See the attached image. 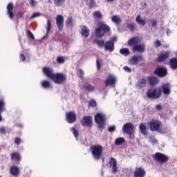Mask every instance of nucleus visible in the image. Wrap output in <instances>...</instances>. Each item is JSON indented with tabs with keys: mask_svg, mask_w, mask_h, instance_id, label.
I'll return each mask as SVG.
<instances>
[{
	"mask_svg": "<svg viewBox=\"0 0 177 177\" xmlns=\"http://www.w3.org/2000/svg\"><path fill=\"white\" fill-rule=\"evenodd\" d=\"M110 31V27L106 25L104 22H100L98 24V28L95 30V37L97 38H102L106 32Z\"/></svg>",
	"mask_w": 177,
	"mask_h": 177,
	"instance_id": "obj_1",
	"label": "nucleus"
},
{
	"mask_svg": "<svg viewBox=\"0 0 177 177\" xmlns=\"http://www.w3.org/2000/svg\"><path fill=\"white\" fill-rule=\"evenodd\" d=\"M91 153L95 160H100L102 157L103 147L102 145H94L91 147Z\"/></svg>",
	"mask_w": 177,
	"mask_h": 177,
	"instance_id": "obj_2",
	"label": "nucleus"
},
{
	"mask_svg": "<svg viewBox=\"0 0 177 177\" xmlns=\"http://www.w3.org/2000/svg\"><path fill=\"white\" fill-rule=\"evenodd\" d=\"M162 92L161 88H151L147 91V96L149 99H158Z\"/></svg>",
	"mask_w": 177,
	"mask_h": 177,
	"instance_id": "obj_3",
	"label": "nucleus"
},
{
	"mask_svg": "<svg viewBox=\"0 0 177 177\" xmlns=\"http://www.w3.org/2000/svg\"><path fill=\"white\" fill-rule=\"evenodd\" d=\"M51 80L55 82V84H63L66 80H67V76L62 73H54Z\"/></svg>",
	"mask_w": 177,
	"mask_h": 177,
	"instance_id": "obj_4",
	"label": "nucleus"
},
{
	"mask_svg": "<svg viewBox=\"0 0 177 177\" xmlns=\"http://www.w3.org/2000/svg\"><path fill=\"white\" fill-rule=\"evenodd\" d=\"M95 121L99 125V128H104V125H106V115L102 113H97L95 116Z\"/></svg>",
	"mask_w": 177,
	"mask_h": 177,
	"instance_id": "obj_5",
	"label": "nucleus"
},
{
	"mask_svg": "<svg viewBox=\"0 0 177 177\" xmlns=\"http://www.w3.org/2000/svg\"><path fill=\"white\" fill-rule=\"evenodd\" d=\"M153 157L156 161H158V162H162V164H163L164 162H167V161H168L169 160L167 155L161 153H156L153 156Z\"/></svg>",
	"mask_w": 177,
	"mask_h": 177,
	"instance_id": "obj_6",
	"label": "nucleus"
},
{
	"mask_svg": "<svg viewBox=\"0 0 177 177\" xmlns=\"http://www.w3.org/2000/svg\"><path fill=\"white\" fill-rule=\"evenodd\" d=\"M123 132L125 133H129V132H132V131H135V126L132 123H126L122 127Z\"/></svg>",
	"mask_w": 177,
	"mask_h": 177,
	"instance_id": "obj_7",
	"label": "nucleus"
},
{
	"mask_svg": "<svg viewBox=\"0 0 177 177\" xmlns=\"http://www.w3.org/2000/svg\"><path fill=\"white\" fill-rule=\"evenodd\" d=\"M161 126V122L158 120H152L149 122V127L151 131H158L160 127Z\"/></svg>",
	"mask_w": 177,
	"mask_h": 177,
	"instance_id": "obj_8",
	"label": "nucleus"
},
{
	"mask_svg": "<svg viewBox=\"0 0 177 177\" xmlns=\"http://www.w3.org/2000/svg\"><path fill=\"white\" fill-rule=\"evenodd\" d=\"M109 165H110V168L113 172V174H115L118 171V166H117V160L114 158H111L109 160Z\"/></svg>",
	"mask_w": 177,
	"mask_h": 177,
	"instance_id": "obj_9",
	"label": "nucleus"
},
{
	"mask_svg": "<svg viewBox=\"0 0 177 177\" xmlns=\"http://www.w3.org/2000/svg\"><path fill=\"white\" fill-rule=\"evenodd\" d=\"M66 118L67 122L69 124H73V122H75V121L77 120V115L74 112H69L66 113Z\"/></svg>",
	"mask_w": 177,
	"mask_h": 177,
	"instance_id": "obj_10",
	"label": "nucleus"
},
{
	"mask_svg": "<svg viewBox=\"0 0 177 177\" xmlns=\"http://www.w3.org/2000/svg\"><path fill=\"white\" fill-rule=\"evenodd\" d=\"M140 62H143V57L141 55H136L131 57L129 60L130 64L135 66Z\"/></svg>",
	"mask_w": 177,
	"mask_h": 177,
	"instance_id": "obj_11",
	"label": "nucleus"
},
{
	"mask_svg": "<svg viewBox=\"0 0 177 177\" xmlns=\"http://www.w3.org/2000/svg\"><path fill=\"white\" fill-rule=\"evenodd\" d=\"M56 23L59 30H62L63 26L64 24V17L58 15L56 17Z\"/></svg>",
	"mask_w": 177,
	"mask_h": 177,
	"instance_id": "obj_12",
	"label": "nucleus"
},
{
	"mask_svg": "<svg viewBox=\"0 0 177 177\" xmlns=\"http://www.w3.org/2000/svg\"><path fill=\"white\" fill-rule=\"evenodd\" d=\"M146 176V171L142 167L136 168L134 171V177H145Z\"/></svg>",
	"mask_w": 177,
	"mask_h": 177,
	"instance_id": "obj_13",
	"label": "nucleus"
},
{
	"mask_svg": "<svg viewBox=\"0 0 177 177\" xmlns=\"http://www.w3.org/2000/svg\"><path fill=\"white\" fill-rule=\"evenodd\" d=\"M82 124L84 127H92V117H83V119L82 120Z\"/></svg>",
	"mask_w": 177,
	"mask_h": 177,
	"instance_id": "obj_14",
	"label": "nucleus"
},
{
	"mask_svg": "<svg viewBox=\"0 0 177 177\" xmlns=\"http://www.w3.org/2000/svg\"><path fill=\"white\" fill-rule=\"evenodd\" d=\"M147 83V79L145 77L140 79L136 85V88H137V89H142V88H145V86H146Z\"/></svg>",
	"mask_w": 177,
	"mask_h": 177,
	"instance_id": "obj_15",
	"label": "nucleus"
},
{
	"mask_svg": "<svg viewBox=\"0 0 177 177\" xmlns=\"http://www.w3.org/2000/svg\"><path fill=\"white\" fill-rule=\"evenodd\" d=\"M156 75L158 77H165V75L167 73V68H158L154 71Z\"/></svg>",
	"mask_w": 177,
	"mask_h": 177,
	"instance_id": "obj_16",
	"label": "nucleus"
},
{
	"mask_svg": "<svg viewBox=\"0 0 177 177\" xmlns=\"http://www.w3.org/2000/svg\"><path fill=\"white\" fill-rule=\"evenodd\" d=\"M43 72L46 75V77H48V78H50L51 80H52V77H53V75H55V73H53V71L52 70V68L49 67H44L43 68Z\"/></svg>",
	"mask_w": 177,
	"mask_h": 177,
	"instance_id": "obj_17",
	"label": "nucleus"
},
{
	"mask_svg": "<svg viewBox=\"0 0 177 177\" xmlns=\"http://www.w3.org/2000/svg\"><path fill=\"white\" fill-rule=\"evenodd\" d=\"M161 89H162L164 95H170V93H171V86L169 85V84L167 83V84H163L161 86Z\"/></svg>",
	"mask_w": 177,
	"mask_h": 177,
	"instance_id": "obj_18",
	"label": "nucleus"
},
{
	"mask_svg": "<svg viewBox=\"0 0 177 177\" xmlns=\"http://www.w3.org/2000/svg\"><path fill=\"white\" fill-rule=\"evenodd\" d=\"M115 81H117L115 77L113 75H109L105 82L106 86H107L108 85H114V84H115Z\"/></svg>",
	"mask_w": 177,
	"mask_h": 177,
	"instance_id": "obj_19",
	"label": "nucleus"
},
{
	"mask_svg": "<svg viewBox=\"0 0 177 177\" xmlns=\"http://www.w3.org/2000/svg\"><path fill=\"white\" fill-rule=\"evenodd\" d=\"M145 48H146V46L144 44H137L133 46V50L134 52H140V53H142V52H143Z\"/></svg>",
	"mask_w": 177,
	"mask_h": 177,
	"instance_id": "obj_20",
	"label": "nucleus"
},
{
	"mask_svg": "<svg viewBox=\"0 0 177 177\" xmlns=\"http://www.w3.org/2000/svg\"><path fill=\"white\" fill-rule=\"evenodd\" d=\"M105 50H109V52H113L114 50V43L111 41H108L104 44Z\"/></svg>",
	"mask_w": 177,
	"mask_h": 177,
	"instance_id": "obj_21",
	"label": "nucleus"
},
{
	"mask_svg": "<svg viewBox=\"0 0 177 177\" xmlns=\"http://www.w3.org/2000/svg\"><path fill=\"white\" fill-rule=\"evenodd\" d=\"M13 4L12 3H10L7 6V10H8V15L10 19H13L15 17V14L13 13Z\"/></svg>",
	"mask_w": 177,
	"mask_h": 177,
	"instance_id": "obj_22",
	"label": "nucleus"
},
{
	"mask_svg": "<svg viewBox=\"0 0 177 177\" xmlns=\"http://www.w3.org/2000/svg\"><path fill=\"white\" fill-rule=\"evenodd\" d=\"M80 34L84 38H88V37H89V28L86 26H82Z\"/></svg>",
	"mask_w": 177,
	"mask_h": 177,
	"instance_id": "obj_23",
	"label": "nucleus"
},
{
	"mask_svg": "<svg viewBox=\"0 0 177 177\" xmlns=\"http://www.w3.org/2000/svg\"><path fill=\"white\" fill-rule=\"evenodd\" d=\"M139 129L142 135L147 136V126H146V124L141 123L139 125Z\"/></svg>",
	"mask_w": 177,
	"mask_h": 177,
	"instance_id": "obj_24",
	"label": "nucleus"
},
{
	"mask_svg": "<svg viewBox=\"0 0 177 177\" xmlns=\"http://www.w3.org/2000/svg\"><path fill=\"white\" fill-rule=\"evenodd\" d=\"M139 42H140V38L139 37L131 38L129 40V45L130 46H135L138 45Z\"/></svg>",
	"mask_w": 177,
	"mask_h": 177,
	"instance_id": "obj_25",
	"label": "nucleus"
},
{
	"mask_svg": "<svg viewBox=\"0 0 177 177\" xmlns=\"http://www.w3.org/2000/svg\"><path fill=\"white\" fill-rule=\"evenodd\" d=\"M169 57V52H165L159 55L158 58V62H164L165 59H168Z\"/></svg>",
	"mask_w": 177,
	"mask_h": 177,
	"instance_id": "obj_26",
	"label": "nucleus"
},
{
	"mask_svg": "<svg viewBox=\"0 0 177 177\" xmlns=\"http://www.w3.org/2000/svg\"><path fill=\"white\" fill-rule=\"evenodd\" d=\"M136 21L139 24V26H145V24H146V20L142 19V16H140V15H137Z\"/></svg>",
	"mask_w": 177,
	"mask_h": 177,
	"instance_id": "obj_27",
	"label": "nucleus"
},
{
	"mask_svg": "<svg viewBox=\"0 0 177 177\" xmlns=\"http://www.w3.org/2000/svg\"><path fill=\"white\" fill-rule=\"evenodd\" d=\"M41 85L43 88H45V89L52 88V84H50V82H49L48 80L41 82Z\"/></svg>",
	"mask_w": 177,
	"mask_h": 177,
	"instance_id": "obj_28",
	"label": "nucleus"
},
{
	"mask_svg": "<svg viewBox=\"0 0 177 177\" xmlns=\"http://www.w3.org/2000/svg\"><path fill=\"white\" fill-rule=\"evenodd\" d=\"M170 66L173 70H176L177 68V58H173L170 59Z\"/></svg>",
	"mask_w": 177,
	"mask_h": 177,
	"instance_id": "obj_29",
	"label": "nucleus"
},
{
	"mask_svg": "<svg viewBox=\"0 0 177 177\" xmlns=\"http://www.w3.org/2000/svg\"><path fill=\"white\" fill-rule=\"evenodd\" d=\"M10 173L14 176H17V175H19V169L17 168V167L16 166L12 167L10 169Z\"/></svg>",
	"mask_w": 177,
	"mask_h": 177,
	"instance_id": "obj_30",
	"label": "nucleus"
},
{
	"mask_svg": "<svg viewBox=\"0 0 177 177\" xmlns=\"http://www.w3.org/2000/svg\"><path fill=\"white\" fill-rule=\"evenodd\" d=\"M123 143H125V138L122 137L116 138L115 140V146H120V145H122Z\"/></svg>",
	"mask_w": 177,
	"mask_h": 177,
	"instance_id": "obj_31",
	"label": "nucleus"
},
{
	"mask_svg": "<svg viewBox=\"0 0 177 177\" xmlns=\"http://www.w3.org/2000/svg\"><path fill=\"white\" fill-rule=\"evenodd\" d=\"M111 20L115 24H120V23H121V18H120V16L118 15H113L111 17Z\"/></svg>",
	"mask_w": 177,
	"mask_h": 177,
	"instance_id": "obj_32",
	"label": "nucleus"
},
{
	"mask_svg": "<svg viewBox=\"0 0 177 177\" xmlns=\"http://www.w3.org/2000/svg\"><path fill=\"white\" fill-rule=\"evenodd\" d=\"M148 78L149 80L151 85H156V84H158V79H157V77L150 76Z\"/></svg>",
	"mask_w": 177,
	"mask_h": 177,
	"instance_id": "obj_33",
	"label": "nucleus"
},
{
	"mask_svg": "<svg viewBox=\"0 0 177 177\" xmlns=\"http://www.w3.org/2000/svg\"><path fill=\"white\" fill-rule=\"evenodd\" d=\"M12 160H17V161H20L21 160V157L20 156V153H13L11 155Z\"/></svg>",
	"mask_w": 177,
	"mask_h": 177,
	"instance_id": "obj_34",
	"label": "nucleus"
},
{
	"mask_svg": "<svg viewBox=\"0 0 177 177\" xmlns=\"http://www.w3.org/2000/svg\"><path fill=\"white\" fill-rule=\"evenodd\" d=\"M95 43L97 45L98 48H103L104 46V40L95 39Z\"/></svg>",
	"mask_w": 177,
	"mask_h": 177,
	"instance_id": "obj_35",
	"label": "nucleus"
},
{
	"mask_svg": "<svg viewBox=\"0 0 177 177\" xmlns=\"http://www.w3.org/2000/svg\"><path fill=\"white\" fill-rule=\"evenodd\" d=\"M120 53H121V55H123L124 56H128V55H129V53H130L129 49L122 48L120 50Z\"/></svg>",
	"mask_w": 177,
	"mask_h": 177,
	"instance_id": "obj_36",
	"label": "nucleus"
},
{
	"mask_svg": "<svg viewBox=\"0 0 177 177\" xmlns=\"http://www.w3.org/2000/svg\"><path fill=\"white\" fill-rule=\"evenodd\" d=\"M52 28V21L50 19L47 20V27L46 28V32H49Z\"/></svg>",
	"mask_w": 177,
	"mask_h": 177,
	"instance_id": "obj_37",
	"label": "nucleus"
},
{
	"mask_svg": "<svg viewBox=\"0 0 177 177\" xmlns=\"http://www.w3.org/2000/svg\"><path fill=\"white\" fill-rule=\"evenodd\" d=\"M57 62L59 64H63V63L66 62V59L64 58V57L59 56V57H57Z\"/></svg>",
	"mask_w": 177,
	"mask_h": 177,
	"instance_id": "obj_38",
	"label": "nucleus"
},
{
	"mask_svg": "<svg viewBox=\"0 0 177 177\" xmlns=\"http://www.w3.org/2000/svg\"><path fill=\"white\" fill-rule=\"evenodd\" d=\"M85 88L88 92H93V91H95V87L91 84H87L86 86H85Z\"/></svg>",
	"mask_w": 177,
	"mask_h": 177,
	"instance_id": "obj_39",
	"label": "nucleus"
},
{
	"mask_svg": "<svg viewBox=\"0 0 177 177\" xmlns=\"http://www.w3.org/2000/svg\"><path fill=\"white\" fill-rule=\"evenodd\" d=\"M5 110V101L0 100V112L2 113Z\"/></svg>",
	"mask_w": 177,
	"mask_h": 177,
	"instance_id": "obj_40",
	"label": "nucleus"
},
{
	"mask_svg": "<svg viewBox=\"0 0 177 177\" xmlns=\"http://www.w3.org/2000/svg\"><path fill=\"white\" fill-rule=\"evenodd\" d=\"M126 133L127 135H129V139H135V131H129Z\"/></svg>",
	"mask_w": 177,
	"mask_h": 177,
	"instance_id": "obj_41",
	"label": "nucleus"
},
{
	"mask_svg": "<svg viewBox=\"0 0 177 177\" xmlns=\"http://www.w3.org/2000/svg\"><path fill=\"white\" fill-rule=\"evenodd\" d=\"M71 131L73 133V135L75 138H78V135H80V133H78V131H77V129H75V128H74V127L71 128Z\"/></svg>",
	"mask_w": 177,
	"mask_h": 177,
	"instance_id": "obj_42",
	"label": "nucleus"
},
{
	"mask_svg": "<svg viewBox=\"0 0 177 177\" xmlns=\"http://www.w3.org/2000/svg\"><path fill=\"white\" fill-rule=\"evenodd\" d=\"M94 17H96V19H102V13L99 11H95L94 13Z\"/></svg>",
	"mask_w": 177,
	"mask_h": 177,
	"instance_id": "obj_43",
	"label": "nucleus"
},
{
	"mask_svg": "<svg viewBox=\"0 0 177 177\" xmlns=\"http://www.w3.org/2000/svg\"><path fill=\"white\" fill-rule=\"evenodd\" d=\"M65 0H54V3L56 6H60L62 3L64 2Z\"/></svg>",
	"mask_w": 177,
	"mask_h": 177,
	"instance_id": "obj_44",
	"label": "nucleus"
},
{
	"mask_svg": "<svg viewBox=\"0 0 177 177\" xmlns=\"http://www.w3.org/2000/svg\"><path fill=\"white\" fill-rule=\"evenodd\" d=\"M67 26H72L73 24V18L69 17L66 21Z\"/></svg>",
	"mask_w": 177,
	"mask_h": 177,
	"instance_id": "obj_45",
	"label": "nucleus"
},
{
	"mask_svg": "<svg viewBox=\"0 0 177 177\" xmlns=\"http://www.w3.org/2000/svg\"><path fill=\"white\" fill-rule=\"evenodd\" d=\"M39 16H42V14L41 12H35L30 17V19H35L37 17H39Z\"/></svg>",
	"mask_w": 177,
	"mask_h": 177,
	"instance_id": "obj_46",
	"label": "nucleus"
},
{
	"mask_svg": "<svg viewBox=\"0 0 177 177\" xmlns=\"http://www.w3.org/2000/svg\"><path fill=\"white\" fill-rule=\"evenodd\" d=\"M109 132H114L115 131V126H111L108 128Z\"/></svg>",
	"mask_w": 177,
	"mask_h": 177,
	"instance_id": "obj_47",
	"label": "nucleus"
},
{
	"mask_svg": "<svg viewBox=\"0 0 177 177\" xmlns=\"http://www.w3.org/2000/svg\"><path fill=\"white\" fill-rule=\"evenodd\" d=\"M89 106H91V107H95V106H96V101L91 100L89 102Z\"/></svg>",
	"mask_w": 177,
	"mask_h": 177,
	"instance_id": "obj_48",
	"label": "nucleus"
},
{
	"mask_svg": "<svg viewBox=\"0 0 177 177\" xmlns=\"http://www.w3.org/2000/svg\"><path fill=\"white\" fill-rule=\"evenodd\" d=\"M97 70H100V68H102V64L99 62L98 59H97Z\"/></svg>",
	"mask_w": 177,
	"mask_h": 177,
	"instance_id": "obj_49",
	"label": "nucleus"
},
{
	"mask_svg": "<svg viewBox=\"0 0 177 177\" xmlns=\"http://www.w3.org/2000/svg\"><path fill=\"white\" fill-rule=\"evenodd\" d=\"M30 5L31 6H37V1L35 0H30Z\"/></svg>",
	"mask_w": 177,
	"mask_h": 177,
	"instance_id": "obj_50",
	"label": "nucleus"
},
{
	"mask_svg": "<svg viewBox=\"0 0 177 177\" xmlns=\"http://www.w3.org/2000/svg\"><path fill=\"white\" fill-rule=\"evenodd\" d=\"M158 46H161V41H160L159 40H157L155 42V47L158 48Z\"/></svg>",
	"mask_w": 177,
	"mask_h": 177,
	"instance_id": "obj_51",
	"label": "nucleus"
},
{
	"mask_svg": "<svg viewBox=\"0 0 177 177\" xmlns=\"http://www.w3.org/2000/svg\"><path fill=\"white\" fill-rule=\"evenodd\" d=\"M123 70H124V71H127V73H131V68L128 66H124Z\"/></svg>",
	"mask_w": 177,
	"mask_h": 177,
	"instance_id": "obj_52",
	"label": "nucleus"
},
{
	"mask_svg": "<svg viewBox=\"0 0 177 177\" xmlns=\"http://www.w3.org/2000/svg\"><path fill=\"white\" fill-rule=\"evenodd\" d=\"M128 28H129V30H131V31H133V30H135V25L130 24L128 26Z\"/></svg>",
	"mask_w": 177,
	"mask_h": 177,
	"instance_id": "obj_53",
	"label": "nucleus"
},
{
	"mask_svg": "<svg viewBox=\"0 0 177 177\" xmlns=\"http://www.w3.org/2000/svg\"><path fill=\"white\" fill-rule=\"evenodd\" d=\"M151 23L152 24V27H156V26H157V21L155 19L151 20Z\"/></svg>",
	"mask_w": 177,
	"mask_h": 177,
	"instance_id": "obj_54",
	"label": "nucleus"
},
{
	"mask_svg": "<svg viewBox=\"0 0 177 177\" xmlns=\"http://www.w3.org/2000/svg\"><path fill=\"white\" fill-rule=\"evenodd\" d=\"M21 142V140L20 139V138H15L16 145H20Z\"/></svg>",
	"mask_w": 177,
	"mask_h": 177,
	"instance_id": "obj_55",
	"label": "nucleus"
},
{
	"mask_svg": "<svg viewBox=\"0 0 177 177\" xmlns=\"http://www.w3.org/2000/svg\"><path fill=\"white\" fill-rule=\"evenodd\" d=\"M28 34L29 37H30L32 39H35L34 35L32 34V32H31V31H28Z\"/></svg>",
	"mask_w": 177,
	"mask_h": 177,
	"instance_id": "obj_56",
	"label": "nucleus"
},
{
	"mask_svg": "<svg viewBox=\"0 0 177 177\" xmlns=\"http://www.w3.org/2000/svg\"><path fill=\"white\" fill-rule=\"evenodd\" d=\"M20 59L22 60V62H25L26 61V57L24 56V55L21 54L20 55Z\"/></svg>",
	"mask_w": 177,
	"mask_h": 177,
	"instance_id": "obj_57",
	"label": "nucleus"
},
{
	"mask_svg": "<svg viewBox=\"0 0 177 177\" xmlns=\"http://www.w3.org/2000/svg\"><path fill=\"white\" fill-rule=\"evenodd\" d=\"M156 110H161L162 109V106L160 104L156 105Z\"/></svg>",
	"mask_w": 177,
	"mask_h": 177,
	"instance_id": "obj_58",
	"label": "nucleus"
},
{
	"mask_svg": "<svg viewBox=\"0 0 177 177\" xmlns=\"http://www.w3.org/2000/svg\"><path fill=\"white\" fill-rule=\"evenodd\" d=\"M150 142L154 145V143H157V140L156 139L151 138Z\"/></svg>",
	"mask_w": 177,
	"mask_h": 177,
	"instance_id": "obj_59",
	"label": "nucleus"
},
{
	"mask_svg": "<svg viewBox=\"0 0 177 177\" xmlns=\"http://www.w3.org/2000/svg\"><path fill=\"white\" fill-rule=\"evenodd\" d=\"M0 132L1 133H5V127H1Z\"/></svg>",
	"mask_w": 177,
	"mask_h": 177,
	"instance_id": "obj_60",
	"label": "nucleus"
},
{
	"mask_svg": "<svg viewBox=\"0 0 177 177\" xmlns=\"http://www.w3.org/2000/svg\"><path fill=\"white\" fill-rule=\"evenodd\" d=\"M80 75H84V71H82V69H80Z\"/></svg>",
	"mask_w": 177,
	"mask_h": 177,
	"instance_id": "obj_61",
	"label": "nucleus"
},
{
	"mask_svg": "<svg viewBox=\"0 0 177 177\" xmlns=\"http://www.w3.org/2000/svg\"><path fill=\"white\" fill-rule=\"evenodd\" d=\"M112 41L113 42H115V41H117V37H113V39H112Z\"/></svg>",
	"mask_w": 177,
	"mask_h": 177,
	"instance_id": "obj_62",
	"label": "nucleus"
},
{
	"mask_svg": "<svg viewBox=\"0 0 177 177\" xmlns=\"http://www.w3.org/2000/svg\"><path fill=\"white\" fill-rule=\"evenodd\" d=\"M169 32H171V30H169V29L167 30V34H169Z\"/></svg>",
	"mask_w": 177,
	"mask_h": 177,
	"instance_id": "obj_63",
	"label": "nucleus"
},
{
	"mask_svg": "<svg viewBox=\"0 0 177 177\" xmlns=\"http://www.w3.org/2000/svg\"><path fill=\"white\" fill-rule=\"evenodd\" d=\"M91 3H94V1L93 0H88Z\"/></svg>",
	"mask_w": 177,
	"mask_h": 177,
	"instance_id": "obj_64",
	"label": "nucleus"
}]
</instances>
